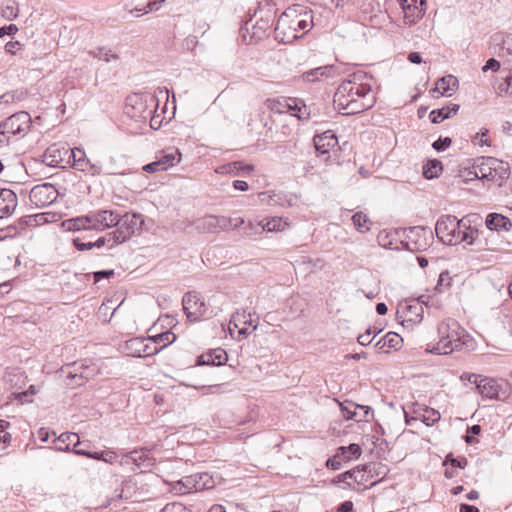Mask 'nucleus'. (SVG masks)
<instances>
[{
    "instance_id": "obj_59",
    "label": "nucleus",
    "mask_w": 512,
    "mask_h": 512,
    "mask_svg": "<svg viewBox=\"0 0 512 512\" xmlns=\"http://www.w3.org/2000/svg\"><path fill=\"white\" fill-rule=\"evenodd\" d=\"M343 460L337 457V453L326 461V466L332 470H339L342 466Z\"/></svg>"
},
{
    "instance_id": "obj_54",
    "label": "nucleus",
    "mask_w": 512,
    "mask_h": 512,
    "mask_svg": "<svg viewBox=\"0 0 512 512\" xmlns=\"http://www.w3.org/2000/svg\"><path fill=\"white\" fill-rule=\"evenodd\" d=\"M160 512H191L183 504L178 502L168 503Z\"/></svg>"
},
{
    "instance_id": "obj_61",
    "label": "nucleus",
    "mask_w": 512,
    "mask_h": 512,
    "mask_svg": "<svg viewBox=\"0 0 512 512\" xmlns=\"http://www.w3.org/2000/svg\"><path fill=\"white\" fill-rule=\"evenodd\" d=\"M35 222L36 224H41V223H44L47 221L46 217H45V214L41 213V214H35V215H30V216H26L24 218V222L25 224L27 225H30L32 222Z\"/></svg>"
},
{
    "instance_id": "obj_21",
    "label": "nucleus",
    "mask_w": 512,
    "mask_h": 512,
    "mask_svg": "<svg viewBox=\"0 0 512 512\" xmlns=\"http://www.w3.org/2000/svg\"><path fill=\"white\" fill-rule=\"evenodd\" d=\"M415 416L408 417L405 412V421L407 425H412L413 421L421 420L427 426H431L440 420V413L432 408L426 407L422 411H415Z\"/></svg>"
},
{
    "instance_id": "obj_45",
    "label": "nucleus",
    "mask_w": 512,
    "mask_h": 512,
    "mask_svg": "<svg viewBox=\"0 0 512 512\" xmlns=\"http://www.w3.org/2000/svg\"><path fill=\"white\" fill-rule=\"evenodd\" d=\"M443 465L444 466L450 465L453 468L464 469L468 465V460L465 457L460 458V459L455 458L452 453H449L448 455H446V457L443 461Z\"/></svg>"
},
{
    "instance_id": "obj_27",
    "label": "nucleus",
    "mask_w": 512,
    "mask_h": 512,
    "mask_svg": "<svg viewBox=\"0 0 512 512\" xmlns=\"http://www.w3.org/2000/svg\"><path fill=\"white\" fill-rule=\"evenodd\" d=\"M372 468L374 466L371 465H364L362 468L359 466L348 470L342 474H340V477H343V479H353L357 484L363 485L367 482V478L365 477V472L368 470L369 472H372Z\"/></svg>"
},
{
    "instance_id": "obj_50",
    "label": "nucleus",
    "mask_w": 512,
    "mask_h": 512,
    "mask_svg": "<svg viewBox=\"0 0 512 512\" xmlns=\"http://www.w3.org/2000/svg\"><path fill=\"white\" fill-rule=\"evenodd\" d=\"M130 342H131V345L143 346V349H140V348L137 349V351L139 353V357H142V356L147 357V356L153 355L159 351L158 348H155L153 351H151L149 349V346L144 344V340H141L139 338L133 339Z\"/></svg>"
},
{
    "instance_id": "obj_15",
    "label": "nucleus",
    "mask_w": 512,
    "mask_h": 512,
    "mask_svg": "<svg viewBox=\"0 0 512 512\" xmlns=\"http://www.w3.org/2000/svg\"><path fill=\"white\" fill-rule=\"evenodd\" d=\"M17 207V195L7 188H0V218L11 215Z\"/></svg>"
},
{
    "instance_id": "obj_33",
    "label": "nucleus",
    "mask_w": 512,
    "mask_h": 512,
    "mask_svg": "<svg viewBox=\"0 0 512 512\" xmlns=\"http://www.w3.org/2000/svg\"><path fill=\"white\" fill-rule=\"evenodd\" d=\"M424 15V10L419 8L416 5H407L404 10V23L406 25H413L416 21L422 18Z\"/></svg>"
},
{
    "instance_id": "obj_60",
    "label": "nucleus",
    "mask_w": 512,
    "mask_h": 512,
    "mask_svg": "<svg viewBox=\"0 0 512 512\" xmlns=\"http://www.w3.org/2000/svg\"><path fill=\"white\" fill-rule=\"evenodd\" d=\"M143 170L147 173H154L164 171V166H161V162H158V160H156L154 162L144 165Z\"/></svg>"
},
{
    "instance_id": "obj_2",
    "label": "nucleus",
    "mask_w": 512,
    "mask_h": 512,
    "mask_svg": "<svg viewBox=\"0 0 512 512\" xmlns=\"http://www.w3.org/2000/svg\"><path fill=\"white\" fill-rule=\"evenodd\" d=\"M482 218L478 214L464 216L458 220L454 215H442L436 222L435 232L442 243H451L452 231L458 228L470 229V225H481Z\"/></svg>"
},
{
    "instance_id": "obj_7",
    "label": "nucleus",
    "mask_w": 512,
    "mask_h": 512,
    "mask_svg": "<svg viewBox=\"0 0 512 512\" xmlns=\"http://www.w3.org/2000/svg\"><path fill=\"white\" fill-rule=\"evenodd\" d=\"M182 306L184 313L190 322L199 321L205 316V304L197 292H187L183 296Z\"/></svg>"
},
{
    "instance_id": "obj_52",
    "label": "nucleus",
    "mask_w": 512,
    "mask_h": 512,
    "mask_svg": "<svg viewBox=\"0 0 512 512\" xmlns=\"http://www.w3.org/2000/svg\"><path fill=\"white\" fill-rule=\"evenodd\" d=\"M452 144V139L450 137H439L436 141L433 142L432 147L438 151H445Z\"/></svg>"
},
{
    "instance_id": "obj_36",
    "label": "nucleus",
    "mask_w": 512,
    "mask_h": 512,
    "mask_svg": "<svg viewBox=\"0 0 512 512\" xmlns=\"http://www.w3.org/2000/svg\"><path fill=\"white\" fill-rule=\"evenodd\" d=\"M0 14L8 21L14 20L19 14L18 4L13 0L6 1L0 7Z\"/></svg>"
},
{
    "instance_id": "obj_41",
    "label": "nucleus",
    "mask_w": 512,
    "mask_h": 512,
    "mask_svg": "<svg viewBox=\"0 0 512 512\" xmlns=\"http://www.w3.org/2000/svg\"><path fill=\"white\" fill-rule=\"evenodd\" d=\"M155 344L163 343L159 351L176 340V335L170 331L159 333L151 338Z\"/></svg>"
},
{
    "instance_id": "obj_49",
    "label": "nucleus",
    "mask_w": 512,
    "mask_h": 512,
    "mask_svg": "<svg viewBox=\"0 0 512 512\" xmlns=\"http://www.w3.org/2000/svg\"><path fill=\"white\" fill-rule=\"evenodd\" d=\"M95 58H98L99 60H103L105 62H110L111 59H118V56L115 54H112L110 50H106L105 48H98L95 51L90 52Z\"/></svg>"
},
{
    "instance_id": "obj_39",
    "label": "nucleus",
    "mask_w": 512,
    "mask_h": 512,
    "mask_svg": "<svg viewBox=\"0 0 512 512\" xmlns=\"http://www.w3.org/2000/svg\"><path fill=\"white\" fill-rule=\"evenodd\" d=\"M352 222L356 230L359 231L360 233H365L370 230V227L367 225L368 223H370V219L366 214H364L361 211L356 212L352 216Z\"/></svg>"
},
{
    "instance_id": "obj_28",
    "label": "nucleus",
    "mask_w": 512,
    "mask_h": 512,
    "mask_svg": "<svg viewBox=\"0 0 512 512\" xmlns=\"http://www.w3.org/2000/svg\"><path fill=\"white\" fill-rule=\"evenodd\" d=\"M492 165V175L493 179L491 181L505 180L510 176V167L508 163H505L501 160L494 158V160H489Z\"/></svg>"
},
{
    "instance_id": "obj_63",
    "label": "nucleus",
    "mask_w": 512,
    "mask_h": 512,
    "mask_svg": "<svg viewBox=\"0 0 512 512\" xmlns=\"http://www.w3.org/2000/svg\"><path fill=\"white\" fill-rule=\"evenodd\" d=\"M73 245L78 251H86L94 248L93 242H83L79 238L73 239Z\"/></svg>"
},
{
    "instance_id": "obj_9",
    "label": "nucleus",
    "mask_w": 512,
    "mask_h": 512,
    "mask_svg": "<svg viewBox=\"0 0 512 512\" xmlns=\"http://www.w3.org/2000/svg\"><path fill=\"white\" fill-rule=\"evenodd\" d=\"M73 158V167L76 170L85 172L91 176H97L104 173L102 166L99 163H92L87 157L84 150L75 148L71 150ZM105 174H113L112 172H105Z\"/></svg>"
},
{
    "instance_id": "obj_55",
    "label": "nucleus",
    "mask_w": 512,
    "mask_h": 512,
    "mask_svg": "<svg viewBox=\"0 0 512 512\" xmlns=\"http://www.w3.org/2000/svg\"><path fill=\"white\" fill-rule=\"evenodd\" d=\"M369 465L374 466V468H372V472H369L368 470L365 472L367 482L374 477V474H376L377 476L381 474L384 476L386 474V468L384 466L375 463H370Z\"/></svg>"
},
{
    "instance_id": "obj_14",
    "label": "nucleus",
    "mask_w": 512,
    "mask_h": 512,
    "mask_svg": "<svg viewBox=\"0 0 512 512\" xmlns=\"http://www.w3.org/2000/svg\"><path fill=\"white\" fill-rule=\"evenodd\" d=\"M373 105V99L367 97H360L356 100L348 99V101L343 102V105H337L338 109L343 111L345 115H353L361 113Z\"/></svg>"
},
{
    "instance_id": "obj_8",
    "label": "nucleus",
    "mask_w": 512,
    "mask_h": 512,
    "mask_svg": "<svg viewBox=\"0 0 512 512\" xmlns=\"http://www.w3.org/2000/svg\"><path fill=\"white\" fill-rule=\"evenodd\" d=\"M7 135L15 136L29 130L31 117L25 111L17 112L0 123Z\"/></svg>"
},
{
    "instance_id": "obj_25",
    "label": "nucleus",
    "mask_w": 512,
    "mask_h": 512,
    "mask_svg": "<svg viewBox=\"0 0 512 512\" xmlns=\"http://www.w3.org/2000/svg\"><path fill=\"white\" fill-rule=\"evenodd\" d=\"M459 110L458 104H450L440 109H434L430 112L429 118L432 123H440L445 119L450 118L452 115H456Z\"/></svg>"
},
{
    "instance_id": "obj_19",
    "label": "nucleus",
    "mask_w": 512,
    "mask_h": 512,
    "mask_svg": "<svg viewBox=\"0 0 512 512\" xmlns=\"http://www.w3.org/2000/svg\"><path fill=\"white\" fill-rule=\"evenodd\" d=\"M96 215V222L98 224L97 231H103L105 229L114 227L121 220V215L114 210H97Z\"/></svg>"
},
{
    "instance_id": "obj_13",
    "label": "nucleus",
    "mask_w": 512,
    "mask_h": 512,
    "mask_svg": "<svg viewBox=\"0 0 512 512\" xmlns=\"http://www.w3.org/2000/svg\"><path fill=\"white\" fill-rule=\"evenodd\" d=\"M228 360L226 351L222 348L211 349L197 357L196 364L199 366H222Z\"/></svg>"
},
{
    "instance_id": "obj_24",
    "label": "nucleus",
    "mask_w": 512,
    "mask_h": 512,
    "mask_svg": "<svg viewBox=\"0 0 512 512\" xmlns=\"http://www.w3.org/2000/svg\"><path fill=\"white\" fill-rule=\"evenodd\" d=\"M457 87L458 79L455 76L449 74L438 79L433 90L438 91L441 95L450 97L454 91H456Z\"/></svg>"
},
{
    "instance_id": "obj_30",
    "label": "nucleus",
    "mask_w": 512,
    "mask_h": 512,
    "mask_svg": "<svg viewBox=\"0 0 512 512\" xmlns=\"http://www.w3.org/2000/svg\"><path fill=\"white\" fill-rule=\"evenodd\" d=\"M262 231L268 232H278L285 230L289 224L286 221H283L280 217H273L271 219H265L259 222Z\"/></svg>"
},
{
    "instance_id": "obj_48",
    "label": "nucleus",
    "mask_w": 512,
    "mask_h": 512,
    "mask_svg": "<svg viewBox=\"0 0 512 512\" xmlns=\"http://www.w3.org/2000/svg\"><path fill=\"white\" fill-rule=\"evenodd\" d=\"M355 405H356V403H353V402H346L345 404H341V410H342L343 416L347 420H350V419L356 420L357 416L360 414L355 409Z\"/></svg>"
},
{
    "instance_id": "obj_6",
    "label": "nucleus",
    "mask_w": 512,
    "mask_h": 512,
    "mask_svg": "<svg viewBox=\"0 0 512 512\" xmlns=\"http://www.w3.org/2000/svg\"><path fill=\"white\" fill-rule=\"evenodd\" d=\"M58 191L51 183H43L34 186L30 193L29 199L37 208H44L56 201Z\"/></svg>"
},
{
    "instance_id": "obj_44",
    "label": "nucleus",
    "mask_w": 512,
    "mask_h": 512,
    "mask_svg": "<svg viewBox=\"0 0 512 512\" xmlns=\"http://www.w3.org/2000/svg\"><path fill=\"white\" fill-rule=\"evenodd\" d=\"M56 440L65 444V446L67 444H69V446L72 444L73 447H77L81 444L78 434L73 432H64L60 434Z\"/></svg>"
},
{
    "instance_id": "obj_35",
    "label": "nucleus",
    "mask_w": 512,
    "mask_h": 512,
    "mask_svg": "<svg viewBox=\"0 0 512 512\" xmlns=\"http://www.w3.org/2000/svg\"><path fill=\"white\" fill-rule=\"evenodd\" d=\"M442 163L439 160L433 159L429 160L423 166V176L426 179L437 178L442 172Z\"/></svg>"
},
{
    "instance_id": "obj_20",
    "label": "nucleus",
    "mask_w": 512,
    "mask_h": 512,
    "mask_svg": "<svg viewBox=\"0 0 512 512\" xmlns=\"http://www.w3.org/2000/svg\"><path fill=\"white\" fill-rule=\"evenodd\" d=\"M489 160H494V157H481L475 161L473 171L469 172V175L473 174L471 179H493L492 165Z\"/></svg>"
},
{
    "instance_id": "obj_18",
    "label": "nucleus",
    "mask_w": 512,
    "mask_h": 512,
    "mask_svg": "<svg viewBox=\"0 0 512 512\" xmlns=\"http://www.w3.org/2000/svg\"><path fill=\"white\" fill-rule=\"evenodd\" d=\"M486 228L490 231H510L512 228L511 220L499 213H489L485 219Z\"/></svg>"
},
{
    "instance_id": "obj_37",
    "label": "nucleus",
    "mask_w": 512,
    "mask_h": 512,
    "mask_svg": "<svg viewBox=\"0 0 512 512\" xmlns=\"http://www.w3.org/2000/svg\"><path fill=\"white\" fill-rule=\"evenodd\" d=\"M44 162L52 167L57 166L62 162V156L59 148L56 145L48 147L43 155Z\"/></svg>"
},
{
    "instance_id": "obj_3",
    "label": "nucleus",
    "mask_w": 512,
    "mask_h": 512,
    "mask_svg": "<svg viewBox=\"0 0 512 512\" xmlns=\"http://www.w3.org/2000/svg\"><path fill=\"white\" fill-rule=\"evenodd\" d=\"M403 247L411 252L427 250L433 241V232L424 226H413L404 229Z\"/></svg>"
},
{
    "instance_id": "obj_56",
    "label": "nucleus",
    "mask_w": 512,
    "mask_h": 512,
    "mask_svg": "<svg viewBox=\"0 0 512 512\" xmlns=\"http://www.w3.org/2000/svg\"><path fill=\"white\" fill-rule=\"evenodd\" d=\"M183 479H184V481L186 483L187 493H191L193 491H198L197 480H196L197 479V473L189 475V476H186Z\"/></svg>"
},
{
    "instance_id": "obj_46",
    "label": "nucleus",
    "mask_w": 512,
    "mask_h": 512,
    "mask_svg": "<svg viewBox=\"0 0 512 512\" xmlns=\"http://www.w3.org/2000/svg\"><path fill=\"white\" fill-rule=\"evenodd\" d=\"M387 347L390 349L397 350L401 347L403 339L395 332H388L384 336Z\"/></svg>"
},
{
    "instance_id": "obj_40",
    "label": "nucleus",
    "mask_w": 512,
    "mask_h": 512,
    "mask_svg": "<svg viewBox=\"0 0 512 512\" xmlns=\"http://www.w3.org/2000/svg\"><path fill=\"white\" fill-rule=\"evenodd\" d=\"M198 491L212 489L216 482L208 472L197 473Z\"/></svg>"
},
{
    "instance_id": "obj_29",
    "label": "nucleus",
    "mask_w": 512,
    "mask_h": 512,
    "mask_svg": "<svg viewBox=\"0 0 512 512\" xmlns=\"http://www.w3.org/2000/svg\"><path fill=\"white\" fill-rule=\"evenodd\" d=\"M127 461H131L138 468H147L152 465V458L146 451H131L127 456Z\"/></svg>"
},
{
    "instance_id": "obj_62",
    "label": "nucleus",
    "mask_w": 512,
    "mask_h": 512,
    "mask_svg": "<svg viewBox=\"0 0 512 512\" xmlns=\"http://www.w3.org/2000/svg\"><path fill=\"white\" fill-rule=\"evenodd\" d=\"M499 69H500V63L494 58L488 59L486 61L485 65L482 67L483 72H487L488 70L497 72Z\"/></svg>"
},
{
    "instance_id": "obj_26",
    "label": "nucleus",
    "mask_w": 512,
    "mask_h": 512,
    "mask_svg": "<svg viewBox=\"0 0 512 512\" xmlns=\"http://www.w3.org/2000/svg\"><path fill=\"white\" fill-rule=\"evenodd\" d=\"M259 201L262 204L270 205V206H284L287 203L286 195L281 192L277 193L274 191H267L259 193L258 195Z\"/></svg>"
},
{
    "instance_id": "obj_10",
    "label": "nucleus",
    "mask_w": 512,
    "mask_h": 512,
    "mask_svg": "<svg viewBox=\"0 0 512 512\" xmlns=\"http://www.w3.org/2000/svg\"><path fill=\"white\" fill-rule=\"evenodd\" d=\"M196 229L201 232L214 233L220 230H229L232 227V221L229 217L207 215L195 222Z\"/></svg>"
},
{
    "instance_id": "obj_42",
    "label": "nucleus",
    "mask_w": 512,
    "mask_h": 512,
    "mask_svg": "<svg viewBox=\"0 0 512 512\" xmlns=\"http://www.w3.org/2000/svg\"><path fill=\"white\" fill-rule=\"evenodd\" d=\"M244 327L239 329V333L247 336L252 331H255L257 329L258 325V317L256 319L253 318L252 314L249 312L246 314V318L243 320Z\"/></svg>"
},
{
    "instance_id": "obj_53",
    "label": "nucleus",
    "mask_w": 512,
    "mask_h": 512,
    "mask_svg": "<svg viewBox=\"0 0 512 512\" xmlns=\"http://www.w3.org/2000/svg\"><path fill=\"white\" fill-rule=\"evenodd\" d=\"M166 0H153L148 2L145 8H135L134 10L137 12H142V14L149 13L151 11H157L160 9L162 3H164Z\"/></svg>"
},
{
    "instance_id": "obj_12",
    "label": "nucleus",
    "mask_w": 512,
    "mask_h": 512,
    "mask_svg": "<svg viewBox=\"0 0 512 512\" xmlns=\"http://www.w3.org/2000/svg\"><path fill=\"white\" fill-rule=\"evenodd\" d=\"M144 224L143 216L139 213L129 214L126 213L121 215V220L116 226L120 228L125 234L127 233V239L129 240L137 231L141 230Z\"/></svg>"
},
{
    "instance_id": "obj_47",
    "label": "nucleus",
    "mask_w": 512,
    "mask_h": 512,
    "mask_svg": "<svg viewBox=\"0 0 512 512\" xmlns=\"http://www.w3.org/2000/svg\"><path fill=\"white\" fill-rule=\"evenodd\" d=\"M355 409L360 413L356 418L357 422H367L370 416L373 417V410L370 406L356 404Z\"/></svg>"
},
{
    "instance_id": "obj_34",
    "label": "nucleus",
    "mask_w": 512,
    "mask_h": 512,
    "mask_svg": "<svg viewBox=\"0 0 512 512\" xmlns=\"http://www.w3.org/2000/svg\"><path fill=\"white\" fill-rule=\"evenodd\" d=\"M181 153L178 149L172 150L170 152H165L159 159L158 162H161V166H164V171L169 169L170 167L175 166L181 161Z\"/></svg>"
},
{
    "instance_id": "obj_51",
    "label": "nucleus",
    "mask_w": 512,
    "mask_h": 512,
    "mask_svg": "<svg viewBox=\"0 0 512 512\" xmlns=\"http://www.w3.org/2000/svg\"><path fill=\"white\" fill-rule=\"evenodd\" d=\"M96 211H91L86 215L82 216L84 225L86 226V230H96L97 231V222H96Z\"/></svg>"
},
{
    "instance_id": "obj_17",
    "label": "nucleus",
    "mask_w": 512,
    "mask_h": 512,
    "mask_svg": "<svg viewBox=\"0 0 512 512\" xmlns=\"http://www.w3.org/2000/svg\"><path fill=\"white\" fill-rule=\"evenodd\" d=\"M251 164H245L242 161H234L216 168L215 172L219 174H229L232 176H245L253 171Z\"/></svg>"
},
{
    "instance_id": "obj_32",
    "label": "nucleus",
    "mask_w": 512,
    "mask_h": 512,
    "mask_svg": "<svg viewBox=\"0 0 512 512\" xmlns=\"http://www.w3.org/2000/svg\"><path fill=\"white\" fill-rule=\"evenodd\" d=\"M288 111L291 115L299 118V119H307L309 117V113L307 112V107L302 102H298L296 99L289 98L285 100Z\"/></svg>"
},
{
    "instance_id": "obj_31",
    "label": "nucleus",
    "mask_w": 512,
    "mask_h": 512,
    "mask_svg": "<svg viewBox=\"0 0 512 512\" xmlns=\"http://www.w3.org/2000/svg\"><path fill=\"white\" fill-rule=\"evenodd\" d=\"M362 453L361 447L358 444L352 443L349 446H340L337 449V457L343 461H349L354 458L360 457Z\"/></svg>"
},
{
    "instance_id": "obj_58",
    "label": "nucleus",
    "mask_w": 512,
    "mask_h": 512,
    "mask_svg": "<svg viewBox=\"0 0 512 512\" xmlns=\"http://www.w3.org/2000/svg\"><path fill=\"white\" fill-rule=\"evenodd\" d=\"M114 274H115V272L113 269L96 271L93 273L94 282L97 283L103 278L109 279V278L113 277Z\"/></svg>"
},
{
    "instance_id": "obj_64",
    "label": "nucleus",
    "mask_w": 512,
    "mask_h": 512,
    "mask_svg": "<svg viewBox=\"0 0 512 512\" xmlns=\"http://www.w3.org/2000/svg\"><path fill=\"white\" fill-rule=\"evenodd\" d=\"M18 32V27L15 24L0 27V38L9 35H15Z\"/></svg>"
},
{
    "instance_id": "obj_1",
    "label": "nucleus",
    "mask_w": 512,
    "mask_h": 512,
    "mask_svg": "<svg viewBox=\"0 0 512 512\" xmlns=\"http://www.w3.org/2000/svg\"><path fill=\"white\" fill-rule=\"evenodd\" d=\"M464 330L455 320L443 321L438 325L439 341L427 352L433 354H449L462 349L464 342L461 340Z\"/></svg>"
},
{
    "instance_id": "obj_38",
    "label": "nucleus",
    "mask_w": 512,
    "mask_h": 512,
    "mask_svg": "<svg viewBox=\"0 0 512 512\" xmlns=\"http://www.w3.org/2000/svg\"><path fill=\"white\" fill-rule=\"evenodd\" d=\"M127 235H128L127 233L125 234V232L120 230V228L117 226L116 230L106 234V237L108 240V248L112 249L115 246L126 242L128 240Z\"/></svg>"
},
{
    "instance_id": "obj_22",
    "label": "nucleus",
    "mask_w": 512,
    "mask_h": 512,
    "mask_svg": "<svg viewBox=\"0 0 512 512\" xmlns=\"http://www.w3.org/2000/svg\"><path fill=\"white\" fill-rule=\"evenodd\" d=\"M337 68L334 65H326L311 69L302 74V78L306 82H314L322 78H332L336 75Z\"/></svg>"
},
{
    "instance_id": "obj_11",
    "label": "nucleus",
    "mask_w": 512,
    "mask_h": 512,
    "mask_svg": "<svg viewBox=\"0 0 512 512\" xmlns=\"http://www.w3.org/2000/svg\"><path fill=\"white\" fill-rule=\"evenodd\" d=\"M290 22V13L288 11L283 12L279 16L274 29L275 39L278 42L291 43L299 38L296 34V28L292 27Z\"/></svg>"
},
{
    "instance_id": "obj_5",
    "label": "nucleus",
    "mask_w": 512,
    "mask_h": 512,
    "mask_svg": "<svg viewBox=\"0 0 512 512\" xmlns=\"http://www.w3.org/2000/svg\"><path fill=\"white\" fill-rule=\"evenodd\" d=\"M484 231L479 230L477 228H473L470 225V229L458 228L452 231L450 236H453L451 243H445L446 245H457L462 242L467 243L468 245L478 246L479 249H488V240L484 239L482 236Z\"/></svg>"
},
{
    "instance_id": "obj_43",
    "label": "nucleus",
    "mask_w": 512,
    "mask_h": 512,
    "mask_svg": "<svg viewBox=\"0 0 512 512\" xmlns=\"http://www.w3.org/2000/svg\"><path fill=\"white\" fill-rule=\"evenodd\" d=\"M63 227L67 231L86 230V226L84 225L82 216L65 220L63 222Z\"/></svg>"
},
{
    "instance_id": "obj_16",
    "label": "nucleus",
    "mask_w": 512,
    "mask_h": 512,
    "mask_svg": "<svg viewBox=\"0 0 512 512\" xmlns=\"http://www.w3.org/2000/svg\"><path fill=\"white\" fill-rule=\"evenodd\" d=\"M338 144V139L336 134L327 130L321 135H316L314 137V146L318 153L320 154H328L329 151L334 148Z\"/></svg>"
},
{
    "instance_id": "obj_23",
    "label": "nucleus",
    "mask_w": 512,
    "mask_h": 512,
    "mask_svg": "<svg viewBox=\"0 0 512 512\" xmlns=\"http://www.w3.org/2000/svg\"><path fill=\"white\" fill-rule=\"evenodd\" d=\"M501 386L492 378H481L477 384V391L488 399H498Z\"/></svg>"
},
{
    "instance_id": "obj_4",
    "label": "nucleus",
    "mask_w": 512,
    "mask_h": 512,
    "mask_svg": "<svg viewBox=\"0 0 512 512\" xmlns=\"http://www.w3.org/2000/svg\"><path fill=\"white\" fill-rule=\"evenodd\" d=\"M371 88L367 84L357 83L356 76L353 80L343 81L337 88L334 94V103L336 105H343V102L348 99L356 100L360 97H367L370 95Z\"/></svg>"
},
{
    "instance_id": "obj_57",
    "label": "nucleus",
    "mask_w": 512,
    "mask_h": 512,
    "mask_svg": "<svg viewBox=\"0 0 512 512\" xmlns=\"http://www.w3.org/2000/svg\"><path fill=\"white\" fill-rule=\"evenodd\" d=\"M312 23H313L312 17H310V20H307V19H298V18L296 17V22H295V24H296V26H297V28H296V33H297L298 31H304V33H305L306 31H308V30L310 29V27H311Z\"/></svg>"
}]
</instances>
